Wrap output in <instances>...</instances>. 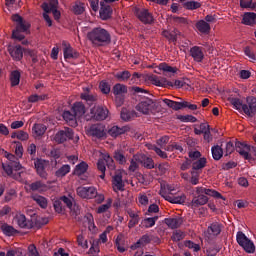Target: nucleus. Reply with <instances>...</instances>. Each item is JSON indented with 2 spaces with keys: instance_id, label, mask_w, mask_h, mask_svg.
Listing matches in <instances>:
<instances>
[{
  "instance_id": "obj_1",
  "label": "nucleus",
  "mask_w": 256,
  "mask_h": 256,
  "mask_svg": "<svg viewBox=\"0 0 256 256\" xmlns=\"http://www.w3.org/2000/svg\"><path fill=\"white\" fill-rule=\"evenodd\" d=\"M87 38L94 47H105L111 43V33L102 27L93 28L87 33Z\"/></svg>"
},
{
  "instance_id": "obj_2",
  "label": "nucleus",
  "mask_w": 256,
  "mask_h": 256,
  "mask_svg": "<svg viewBox=\"0 0 256 256\" xmlns=\"http://www.w3.org/2000/svg\"><path fill=\"white\" fill-rule=\"evenodd\" d=\"M12 21L17 23L16 29L12 32V37L16 39V41H23V39H25V35L21 33H25V31L29 29L30 25L25 23V21H23V17H21L19 14H14L12 16Z\"/></svg>"
},
{
  "instance_id": "obj_3",
  "label": "nucleus",
  "mask_w": 256,
  "mask_h": 256,
  "mask_svg": "<svg viewBox=\"0 0 256 256\" xmlns=\"http://www.w3.org/2000/svg\"><path fill=\"white\" fill-rule=\"evenodd\" d=\"M236 241L246 253H253L255 251V244L242 231L237 232Z\"/></svg>"
},
{
  "instance_id": "obj_4",
  "label": "nucleus",
  "mask_w": 256,
  "mask_h": 256,
  "mask_svg": "<svg viewBox=\"0 0 256 256\" xmlns=\"http://www.w3.org/2000/svg\"><path fill=\"white\" fill-rule=\"evenodd\" d=\"M87 133L95 139H104V137H107V128L103 123L92 124L88 128Z\"/></svg>"
},
{
  "instance_id": "obj_5",
  "label": "nucleus",
  "mask_w": 256,
  "mask_h": 256,
  "mask_svg": "<svg viewBox=\"0 0 256 256\" xmlns=\"http://www.w3.org/2000/svg\"><path fill=\"white\" fill-rule=\"evenodd\" d=\"M134 13L137 19H139V21L144 25H153V23H155L153 13L149 12L146 8H136Z\"/></svg>"
},
{
  "instance_id": "obj_6",
  "label": "nucleus",
  "mask_w": 256,
  "mask_h": 256,
  "mask_svg": "<svg viewBox=\"0 0 256 256\" xmlns=\"http://www.w3.org/2000/svg\"><path fill=\"white\" fill-rule=\"evenodd\" d=\"M155 107V102L153 99L149 97H143L140 99V102L137 104L136 109L143 113V115H149V113H153V109Z\"/></svg>"
},
{
  "instance_id": "obj_7",
  "label": "nucleus",
  "mask_w": 256,
  "mask_h": 256,
  "mask_svg": "<svg viewBox=\"0 0 256 256\" xmlns=\"http://www.w3.org/2000/svg\"><path fill=\"white\" fill-rule=\"evenodd\" d=\"M76 193L81 199H95L97 197V188L93 186H80L76 189Z\"/></svg>"
},
{
  "instance_id": "obj_8",
  "label": "nucleus",
  "mask_w": 256,
  "mask_h": 256,
  "mask_svg": "<svg viewBox=\"0 0 256 256\" xmlns=\"http://www.w3.org/2000/svg\"><path fill=\"white\" fill-rule=\"evenodd\" d=\"M34 166L37 172V175L41 177V179H47L48 174H47V167H49V161L37 158L34 160Z\"/></svg>"
},
{
  "instance_id": "obj_9",
  "label": "nucleus",
  "mask_w": 256,
  "mask_h": 256,
  "mask_svg": "<svg viewBox=\"0 0 256 256\" xmlns=\"http://www.w3.org/2000/svg\"><path fill=\"white\" fill-rule=\"evenodd\" d=\"M243 113L247 115V117H255L256 115V98L254 96H250L246 98V104L242 107Z\"/></svg>"
},
{
  "instance_id": "obj_10",
  "label": "nucleus",
  "mask_w": 256,
  "mask_h": 256,
  "mask_svg": "<svg viewBox=\"0 0 256 256\" xmlns=\"http://www.w3.org/2000/svg\"><path fill=\"white\" fill-rule=\"evenodd\" d=\"M73 135V129L65 127L64 129L58 131L55 134L54 141L59 144L65 143V141H70L71 139H73Z\"/></svg>"
},
{
  "instance_id": "obj_11",
  "label": "nucleus",
  "mask_w": 256,
  "mask_h": 256,
  "mask_svg": "<svg viewBox=\"0 0 256 256\" xmlns=\"http://www.w3.org/2000/svg\"><path fill=\"white\" fill-rule=\"evenodd\" d=\"M209 203V197L205 193H197L193 196L192 201L190 202L191 209H197L198 207H203Z\"/></svg>"
},
{
  "instance_id": "obj_12",
  "label": "nucleus",
  "mask_w": 256,
  "mask_h": 256,
  "mask_svg": "<svg viewBox=\"0 0 256 256\" xmlns=\"http://www.w3.org/2000/svg\"><path fill=\"white\" fill-rule=\"evenodd\" d=\"M93 119L96 121H105L109 115V110L101 106L93 107L90 111Z\"/></svg>"
},
{
  "instance_id": "obj_13",
  "label": "nucleus",
  "mask_w": 256,
  "mask_h": 256,
  "mask_svg": "<svg viewBox=\"0 0 256 256\" xmlns=\"http://www.w3.org/2000/svg\"><path fill=\"white\" fill-rule=\"evenodd\" d=\"M14 221H16L18 227L21 229H33L35 226L33 220L27 219L24 214H16Z\"/></svg>"
},
{
  "instance_id": "obj_14",
  "label": "nucleus",
  "mask_w": 256,
  "mask_h": 256,
  "mask_svg": "<svg viewBox=\"0 0 256 256\" xmlns=\"http://www.w3.org/2000/svg\"><path fill=\"white\" fill-rule=\"evenodd\" d=\"M157 87H177V89H181V87H185L187 85V82H185V79L182 80H175L174 83L169 80H164V83L157 80V78L154 79Z\"/></svg>"
},
{
  "instance_id": "obj_15",
  "label": "nucleus",
  "mask_w": 256,
  "mask_h": 256,
  "mask_svg": "<svg viewBox=\"0 0 256 256\" xmlns=\"http://www.w3.org/2000/svg\"><path fill=\"white\" fill-rule=\"evenodd\" d=\"M112 186L115 193H117V191H125V183H123V174H121V172H117L112 177Z\"/></svg>"
},
{
  "instance_id": "obj_16",
  "label": "nucleus",
  "mask_w": 256,
  "mask_h": 256,
  "mask_svg": "<svg viewBox=\"0 0 256 256\" xmlns=\"http://www.w3.org/2000/svg\"><path fill=\"white\" fill-rule=\"evenodd\" d=\"M63 53H64V59H79V52H77L71 45L67 44V42L63 41Z\"/></svg>"
},
{
  "instance_id": "obj_17",
  "label": "nucleus",
  "mask_w": 256,
  "mask_h": 256,
  "mask_svg": "<svg viewBox=\"0 0 256 256\" xmlns=\"http://www.w3.org/2000/svg\"><path fill=\"white\" fill-rule=\"evenodd\" d=\"M235 149L237 153H239V155L244 157V159H246L247 161L251 159V154H249V151H251V149L247 144H244L243 142H236Z\"/></svg>"
},
{
  "instance_id": "obj_18",
  "label": "nucleus",
  "mask_w": 256,
  "mask_h": 256,
  "mask_svg": "<svg viewBox=\"0 0 256 256\" xmlns=\"http://www.w3.org/2000/svg\"><path fill=\"white\" fill-rule=\"evenodd\" d=\"M8 52L14 61L23 59V47L21 45L8 46Z\"/></svg>"
},
{
  "instance_id": "obj_19",
  "label": "nucleus",
  "mask_w": 256,
  "mask_h": 256,
  "mask_svg": "<svg viewBox=\"0 0 256 256\" xmlns=\"http://www.w3.org/2000/svg\"><path fill=\"white\" fill-rule=\"evenodd\" d=\"M135 161H139L145 169H155V162L153 161V158L141 154L138 158L137 156H134Z\"/></svg>"
},
{
  "instance_id": "obj_20",
  "label": "nucleus",
  "mask_w": 256,
  "mask_h": 256,
  "mask_svg": "<svg viewBox=\"0 0 256 256\" xmlns=\"http://www.w3.org/2000/svg\"><path fill=\"white\" fill-rule=\"evenodd\" d=\"M127 131H129L127 126H112L108 129L107 133L110 137H113V139H117L120 135H125Z\"/></svg>"
},
{
  "instance_id": "obj_21",
  "label": "nucleus",
  "mask_w": 256,
  "mask_h": 256,
  "mask_svg": "<svg viewBox=\"0 0 256 256\" xmlns=\"http://www.w3.org/2000/svg\"><path fill=\"white\" fill-rule=\"evenodd\" d=\"M190 55L196 61V63H203L205 59V54L203 53V48L199 46H194L190 49Z\"/></svg>"
},
{
  "instance_id": "obj_22",
  "label": "nucleus",
  "mask_w": 256,
  "mask_h": 256,
  "mask_svg": "<svg viewBox=\"0 0 256 256\" xmlns=\"http://www.w3.org/2000/svg\"><path fill=\"white\" fill-rule=\"evenodd\" d=\"M162 35L169 43H177V38L181 35V32L177 28H174L173 30H164Z\"/></svg>"
},
{
  "instance_id": "obj_23",
  "label": "nucleus",
  "mask_w": 256,
  "mask_h": 256,
  "mask_svg": "<svg viewBox=\"0 0 256 256\" xmlns=\"http://www.w3.org/2000/svg\"><path fill=\"white\" fill-rule=\"evenodd\" d=\"M127 214L130 217V220L128 222V228L133 229L135 225H139V221H141V217L139 216V212H135L132 209L127 210Z\"/></svg>"
},
{
  "instance_id": "obj_24",
  "label": "nucleus",
  "mask_w": 256,
  "mask_h": 256,
  "mask_svg": "<svg viewBox=\"0 0 256 256\" xmlns=\"http://www.w3.org/2000/svg\"><path fill=\"white\" fill-rule=\"evenodd\" d=\"M242 25H248L250 27L256 25V13L245 12L242 18Z\"/></svg>"
},
{
  "instance_id": "obj_25",
  "label": "nucleus",
  "mask_w": 256,
  "mask_h": 256,
  "mask_svg": "<svg viewBox=\"0 0 256 256\" xmlns=\"http://www.w3.org/2000/svg\"><path fill=\"white\" fill-rule=\"evenodd\" d=\"M165 224L170 227V229H179L183 225V218L174 217V218H165Z\"/></svg>"
},
{
  "instance_id": "obj_26",
  "label": "nucleus",
  "mask_w": 256,
  "mask_h": 256,
  "mask_svg": "<svg viewBox=\"0 0 256 256\" xmlns=\"http://www.w3.org/2000/svg\"><path fill=\"white\" fill-rule=\"evenodd\" d=\"M196 193H205V195H208L209 197H215V199H225L221 193L218 191H215L213 189H207L204 187H197Z\"/></svg>"
},
{
  "instance_id": "obj_27",
  "label": "nucleus",
  "mask_w": 256,
  "mask_h": 256,
  "mask_svg": "<svg viewBox=\"0 0 256 256\" xmlns=\"http://www.w3.org/2000/svg\"><path fill=\"white\" fill-rule=\"evenodd\" d=\"M82 101H85L89 107L97 103V95L89 93V88H86V92L81 94Z\"/></svg>"
},
{
  "instance_id": "obj_28",
  "label": "nucleus",
  "mask_w": 256,
  "mask_h": 256,
  "mask_svg": "<svg viewBox=\"0 0 256 256\" xmlns=\"http://www.w3.org/2000/svg\"><path fill=\"white\" fill-rule=\"evenodd\" d=\"M149 243H151V236L145 234L131 246V249L135 251V249H141V247H145V245H149Z\"/></svg>"
},
{
  "instance_id": "obj_29",
  "label": "nucleus",
  "mask_w": 256,
  "mask_h": 256,
  "mask_svg": "<svg viewBox=\"0 0 256 256\" xmlns=\"http://www.w3.org/2000/svg\"><path fill=\"white\" fill-rule=\"evenodd\" d=\"M221 231H223V224L219 222H214L208 227V233L209 235H213V237H218V235H221Z\"/></svg>"
},
{
  "instance_id": "obj_30",
  "label": "nucleus",
  "mask_w": 256,
  "mask_h": 256,
  "mask_svg": "<svg viewBox=\"0 0 256 256\" xmlns=\"http://www.w3.org/2000/svg\"><path fill=\"white\" fill-rule=\"evenodd\" d=\"M163 103H165V105H167V107H170V109H173L174 111H180V109H184L185 107V101L184 102H177V101H173V100H169L167 98L162 100Z\"/></svg>"
},
{
  "instance_id": "obj_31",
  "label": "nucleus",
  "mask_w": 256,
  "mask_h": 256,
  "mask_svg": "<svg viewBox=\"0 0 256 256\" xmlns=\"http://www.w3.org/2000/svg\"><path fill=\"white\" fill-rule=\"evenodd\" d=\"M62 117L66 123L71 125V127H77V116L74 112L71 113V111H64Z\"/></svg>"
},
{
  "instance_id": "obj_32",
  "label": "nucleus",
  "mask_w": 256,
  "mask_h": 256,
  "mask_svg": "<svg viewBox=\"0 0 256 256\" xmlns=\"http://www.w3.org/2000/svg\"><path fill=\"white\" fill-rule=\"evenodd\" d=\"M196 29L204 35H209V33H211V25H209L205 20H199L196 23Z\"/></svg>"
},
{
  "instance_id": "obj_33",
  "label": "nucleus",
  "mask_w": 256,
  "mask_h": 256,
  "mask_svg": "<svg viewBox=\"0 0 256 256\" xmlns=\"http://www.w3.org/2000/svg\"><path fill=\"white\" fill-rule=\"evenodd\" d=\"M112 15H113V8H111V6H103V3H101L100 18L103 21H107V19H111Z\"/></svg>"
},
{
  "instance_id": "obj_34",
  "label": "nucleus",
  "mask_w": 256,
  "mask_h": 256,
  "mask_svg": "<svg viewBox=\"0 0 256 256\" xmlns=\"http://www.w3.org/2000/svg\"><path fill=\"white\" fill-rule=\"evenodd\" d=\"M1 231L2 233H4L6 235V237H15V235H17V233H19V231L17 229H15V227L4 223L1 226Z\"/></svg>"
},
{
  "instance_id": "obj_35",
  "label": "nucleus",
  "mask_w": 256,
  "mask_h": 256,
  "mask_svg": "<svg viewBox=\"0 0 256 256\" xmlns=\"http://www.w3.org/2000/svg\"><path fill=\"white\" fill-rule=\"evenodd\" d=\"M72 111L76 117H83L85 115V104L83 102H76L72 107Z\"/></svg>"
},
{
  "instance_id": "obj_36",
  "label": "nucleus",
  "mask_w": 256,
  "mask_h": 256,
  "mask_svg": "<svg viewBox=\"0 0 256 256\" xmlns=\"http://www.w3.org/2000/svg\"><path fill=\"white\" fill-rule=\"evenodd\" d=\"M71 11L74 15H83L85 13V3L76 1L71 7Z\"/></svg>"
},
{
  "instance_id": "obj_37",
  "label": "nucleus",
  "mask_w": 256,
  "mask_h": 256,
  "mask_svg": "<svg viewBox=\"0 0 256 256\" xmlns=\"http://www.w3.org/2000/svg\"><path fill=\"white\" fill-rule=\"evenodd\" d=\"M182 6L187 11H195L197 9H201V2L195 0L186 1L182 4Z\"/></svg>"
},
{
  "instance_id": "obj_38",
  "label": "nucleus",
  "mask_w": 256,
  "mask_h": 256,
  "mask_svg": "<svg viewBox=\"0 0 256 256\" xmlns=\"http://www.w3.org/2000/svg\"><path fill=\"white\" fill-rule=\"evenodd\" d=\"M131 91H132L133 95H135V97H138L139 101H141V99H143V97H147L145 95H149V91H147L146 89H143L139 86H132Z\"/></svg>"
},
{
  "instance_id": "obj_39",
  "label": "nucleus",
  "mask_w": 256,
  "mask_h": 256,
  "mask_svg": "<svg viewBox=\"0 0 256 256\" xmlns=\"http://www.w3.org/2000/svg\"><path fill=\"white\" fill-rule=\"evenodd\" d=\"M87 169H89V165L82 161L78 165H76L74 169V175H77L78 177H81V175H85L87 173Z\"/></svg>"
},
{
  "instance_id": "obj_40",
  "label": "nucleus",
  "mask_w": 256,
  "mask_h": 256,
  "mask_svg": "<svg viewBox=\"0 0 256 256\" xmlns=\"http://www.w3.org/2000/svg\"><path fill=\"white\" fill-rule=\"evenodd\" d=\"M207 165V158H199L198 160L192 161V171H201Z\"/></svg>"
},
{
  "instance_id": "obj_41",
  "label": "nucleus",
  "mask_w": 256,
  "mask_h": 256,
  "mask_svg": "<svg viewBox=\"0 0 256 256\" xmlns=\"http://www.w3.org/2000/svg\"><path fill=\"white\" fill-rule=\"evenodd\" d=\"M32 199L35 201V203H37V205H39V207H41V209H47V205L49 203L47 198L39 194H34L32 195Z\"/></svg>"
},
{
  "instance_id": "obj_42",
  "label": "nucleus",
  "mask_w": 256,
  "mask_h": 256,
  "mask_svg": "<svg viewBox=\"0 0 256 256\" xmlns=\"http://www.w3.org/2000/svg\"><path fill=\"white\" fill-rule=\"evenodd\" d=\"M211 153L214 161H220L223 157V148L219 145L212 146Z\"/></svg>"
},
{
  "instance_id": "obj_43",
  "label": "nucleus",
  "mask_w": 256,
  "mask_h": 256,
  "mask_svg": "<svg viewBox=\"0 0 256 256\" xmlns=\"http://www.w3.org/2000/svg\"><path fill=\"white\" fill-rule=\"evenodd\" d=\"M57 5H59V1L51 0L50 4H47V2H44L42 4V9H43L44 13L49 15V13H53V9H56Z\"/></svg>"
},
{
  "instance_id": "obj_44",
  "label": "nucleus",
  "mask_w": 256,
  "mask_h": 256,
  "mask_svg": "<svg viewBox=\"0 0 256 256\" xmlns=\"http://www.w3.org/2000/svg\"><path fill=\"white\" fill-rule=\"evenodd\" d=\"M31 191H39V193L43 191H47V184L43 183V181H36L30 184Z\"/></svg>"
},
{
  "instance_id": "obj_45",
  "label": "nucleus",
  "mask_w": 256,
  "mask_h": 256,
  "mask_svg": "<svg viewBox=\"0 0 256 256\" xmlns=\"http://www.w3.org/2000/svg\"><path fill=\"white\" fill-rule=\"evenodd\" d=\"M112 92L114 95H125L127 93V86L117 83L113 86Z\"/></svg>"
},
{
  "instance_id": "obj_46",
  "label": "nucleus",
  "mask_w": 256,
  "mask_h": 256,
  "mask_svg": "<svg viewBox=\"0 0 256 256\" xmlns=\"http://www.w3.org/2000/svg\"><path fill=\"white\" fill-rule=\"evenodd\" d=\"M32 131H34L37 137H41L45 135V131H47V126H45V124H34Z\"/></svg>"
},
{
  "instance_id": "obj_47",
  "label": "nucleus",
  "mask_w": 256,
  "mask_h": 256,
  "mask_svg": "<svg viewBox=\"0 0 256 256\" xmlns=\"http://www.w3.org/2000/svg\"><path fill=\"white\" fill-rule=\"evenodd\" d=\"M10 81L12 87H17V85H19V82L21 81V73L17 70L12 71L10 75Z\"/></svg>"
},
{
  "instance_id": "obj_48",
  "label": "nucleus",
  "mask_w": 256,
  "mask_h": 256,
  "mask_svg": "<svg viewBox=\"0 0 256 256\" xmlns=\"http://www.w3.org/2000/svg\"><path fill=\"white\" fill-rule=\"evenodd\" d=\"M97 169L101 172L100 179H105V171H107V164L103 159H99L97 162Z\"/></svg>"
},
{
  "instance_id": "obj_49",
  "label": "nucleus",
  "mask_w": 256,
  "mask_h": 256,
  "mask_svg": "<svg viewBox=\"0 0 256 256\" xmlns=\"http://www.w3.org/2000/svg\"><path fill=\"white\" fill-rule=\"evenodd\" d=\"M120 117L122 121H131L135 117V112L123 108Z\"/></svg>"
},
{
  "instance_id": "obj_50",
  "label": "nucleus",
  "mask_w": 256,
  "mask_h": 256,
  "mask_svg": "<svg viewBox=\"0 0 256 256\" xmlns=\"http://www.w3.org/2000/svg\"><path fill=\"white\" fill-rule=\"evenodd\" d=\"M70 171H71V166L69 164H64L55 172V175L57 177H65V175H67Z\"/></svg>"
},
{
  "instance_id": "obj_51",
  "label": "nucleus",
  "mask_w": 256,
  "mask_h": 256,
  "mask_svg": "<svg viewBox=\"0 0 256 256\" xmlns=\"http://www.w3.org/2000/svg\"><path fill=\"white\" fill-rule=\"evenodd\" d=\"M186 200H187V197L185 195L169 197L167 199V201H169L170 203H174L178 205H183V203H185Z\"/></svg>"
},
{
  "instance_id": "obj_52",
  "label": "nucleus",
  "mask_w": 256,
  "mask_h": 256,
  "mask_svg": "<svg viewBox=\"0 0 256 256\" xmlns=\"http://www.w3.org/2000/svg\"><path fill=\"white\" fill-rule=\"evenodd\" d=\"M115 78L118 79V81H128L131 78V72L127 70L118 72L115 74Z\"/></svg>"
},
{
  "instance_id": "obj_53",
  "label": "nucleus",
  "mask_w": 256,
  "mask_h": 256,
  "mask_svg": "<svg viewBox=\"0 0 256 256\" xmlns=\"http://www.w3.org/2000/svg\"><path fill=\"white\" fill-rule=\"evenodd\" d=\"M230 103H231V105H233L234 109H236L240 113H241V111H243V105H245V104H243L241 99H239V98H231Z\"/></svg>"
},
{
  "instance_id": "obj_54",
  "label": "nucleus",
  "mask_w": 256,
  "mask_h": 256,
  "mask_svg": "<svg viewBox=\"0 0 256 256\" xmlns=\"http://www.w3.org/2000/svg\"><path fill=\"white\" fill-rule=\"evenodd\" d=\"M172 241L177 242V241H183V239H185V232L181 231V230H175L172 233L171 236Z\"/></svg>"
},
{
  "instance_id": "obj_55",
  "label": "nucleus",
  "mask_w": 256,
  "mask_h": 256,
  "mask_svg": "<svg viewBox=\"0 0 256 256\" xmlns=\"http://www.w3.org/2000/svg\"><path fill=\"white\" fill-rule=\"evenodd\" d=\"M159 219V216H154L152 218H146L143 220L144 227L146 229H150V227H155V223H157V220Z\"/></svg>"
},
{
  "instance_id": "obj_56",
  "label": "nucleus",
  "mask_w": 256,
  "mask_h": 256,
  "mask_svg": "<svg viewBox=\"0 0 256 256\" xmlns=\"http://www.w3.org/2000/svg\"><path fill=\"white\" fill-rule=\"evenodd\" d=\"M99 88L104 95H109V93H111V85H109L107 81H101Z\"/></svg>"
},
{
  "instance_id": "obj_57",
  "label": "nucleus",
  "mask_w": 256,
  "mask_h": 256,
  "mask_svg": "<svg viewBox=\"0 0 256 256\" xmlns=\"http://www.w3.org/2000/svg\"><path fill=\"white\" fill-rule=\"evenodd\" d=\"M160 71H165L166 73H175L177 71L176 67L169 66L167 63H161L159 65Z\"/></svg>"
},
{
  "instance_id": "obj_58",
  "label": "nucleus",
  "mask_w": 256,
  "mask_h": 256,
  "mask_svg": "<svg viewBox=\"0 0 256 256\" xmlns=\"http://www.w3.org/2000/svg\"><path fill=\"white\" fill-rule=\"evenodd\" d=\"M111 203H112V201H111V199H109L106 204L100 205L97 208V213L98 214L107 213V211H109V209H111Z\"/></svg>"
},
{
  "instance_id": "obj_59",
  "label": "nucleus",
  "mask_w": 256,
  "mask_h": 256,
  "mask_svg": "<svg viewBox=\"0 0 256 256\" xmlns=\"http://www.w3.org/2000/svg\"><path fill=\"white\" fill-rule=\"evenodd\" d=\"M185 247H188V249H193V251L195 253H197L198 251H201V246H199V244H196L194 243L193 241L191 240H187L185 243H184Z\"/></svg>"
},
{
  "instance_id": "obj_60",
  "label": "nucleus",
  "mask_w": 256,
  "mask_h": 256,
  "mask_svg": "<svg viewBox=\"0 0 256 256\" xmlns=\"http://www.w3.org/2000/svg\"><path fill=\"white\" fill-rule=\"evenodd\" d=\"M114 159L115 161H118L120 165H125V163H127V158H125V155L121 152H115Z\"/></svg>"
},
{
  "instance_id": "obj_61",
  "label": "nucleus",
  "mask_w": 256,
  "mask_h": 256,
  "mask_svg": "<svg viewBox=\"0 0 256 256\" xmlns=\"http://www.w3.org/2000/svg\"><path fill=\"white\" fill-rule=\"evenodd\" d=\"M244 55H246V57H249V59L253 62L256 61V55L254 52L251 51V47L246 46L244 48Z\"/></svg>"
},
{
  "instance_id": "obj_62",
  "label": "nucleus",
  "mask_w": 256,
  "mask_h": 256,
  "mask_svg": "<svg viewBox=\"0 0 256 256\" xmlns=\"http://www.w3.org/2000/svg\"><path fill=\"white\" fill-rule=\"evenodd\" d=\"M235 151V145H233V142L229 141L226 143L225 147V157H228V155H231Z\"/></svg>"
},
{
  "instance_id": "obj_63",
  "label": "nucleus",
  "mask_w": 256,
  "mask_h": 256,
  "mask_svg": "<svg viewBox=\"0 0 256 256\" xmlns=\"http://www.w3.org/2000/svg\"><path fill=\"white\" fill-rule=\"evenodd\" d=\"M103 159L105 160L108 169H115V161L113 160V158H111V156L105 155Z\"/></svg>"
},
{
  "instance_id": "obj_64",
  "label": "nucleus",
  "mask_w": 256,
  "mask_h": 256,
  "mask_svg": "<svg viewBox=\"0 0 256 256\" xmlns=\"http://www.w3.org/2000/svg\"><path fill=\"white\" fill-rule=\"evenodd\" d=\"M53 207L56 213H63V201L61 200V198L54 201Z\"/></svg>"
}]
</instances>
